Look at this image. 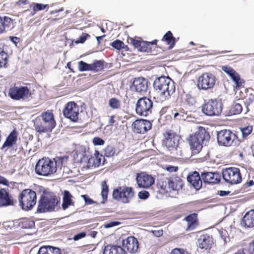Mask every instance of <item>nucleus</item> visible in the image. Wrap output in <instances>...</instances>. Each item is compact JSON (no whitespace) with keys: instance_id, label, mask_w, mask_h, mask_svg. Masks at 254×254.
<instances>
[{"instance_id":"c03bdc74","label":"nucleus","mask_w":254,"mask_h":254,"mask_svg":"<svg viewBox=\"0 0 254 254\" xmlns=\"http://www.w3.org/2000/svg\"><path fill=\"white\" fill-rule=\"evenodd\" d=\"M109 105L112 109H118L121 106V101L116 98H112L109 101Z\"/></svg>"},{"instance_id":"2eb2a0df","label":"nucleus","mask_w":254,"mask_h":254,"mask_svg":"<svg viewBox=\"0 0 254 254\" xmlns=\"http://www.w3.org/2000/svg\"><path fill=\"white\" fill-rule=\"evenodd\" d=\"M152 127L151 123L144 119H137L131 125L133 132L137 134H144Z\"/></svg>"},{"instance_id":"f8f14e48","label":"nucleus","mask_w":254,"mask_h":254,"mask_svg":"<svg viewBox=\"0 0 254 254\" xmlns=\"http://www.w3.org/2000/svg\"><path fill=\"white\" fill-rule=\"evenodd\" d=\"M8 95L12 99L16 100H29L31 98V93L27 86L11 87L8 91Z\"/></svg>"},{"instance_id":"aec40b11","label":"nucleus","mask_w":254,"mask_h":254,"mask_svg":"<svg viewBox=\"0 0 254 254\" xmlns=\"http://www.w3.org/2000/svg\"><path fill=\"white\" fill-rule=\"evenodd\" d=\"M104 157L100 154L98 151L95 150L93 155L88 159L87 167L89 168L99 167L101 164H104Z\"/></svg>"},{"instance_id":"9d476101","label":"nucleus","mask_w":254,"mask_h":254,"mask_svg":"<svg viewBox=\"0 0 254 254\" xmlns=\"http://www.w3.org/2000/svg\"><path fill=\"white\" fill-rule=\"evenodd\" d=\"M216 81V77L213 74L205 72L198 76L197 87L200 90H208L213 88Z\"/></svg>"},{"instance_id":"603ef678","label":"nucleus","mask_w":254,"mask_h":254,"mask_svg":"<svg viewBox=\"0 0 254 254\" xmlns=\"http://www.w3.org/2000/svg\"><path fill=\"white\" fill-rule=\"evenodd\" d=\"M185 101L189 106H192L195 103L194 97L190 94H186L185 95Z\"/></svg>"},{"instance_id":"69168bd1","label":"nucleus","mask_w":254,"mask_h":254,"mask_svg":"<svg viewBox=\"0 0 254 254\" xmlns=\"http://www.w3.org/2000/svg\"><path fill=\"white\" fill-rule=\"evenodd\" d=\"M150 233H151L154 236L157 237H160L163 235V231L162 229L157 230H151L150 231Z\"/></svg>"},{"instance_id":"6e6d98bb","label":"nucleus","mask_w":254,"mask_h":254,"mask_svg":"<svg viewBox=\"0 0 254 254\" xmlns=\"http://www.w3.org/2000/svg\"><path fill=\"white\" fill-rule=\"evenodd\" d=\"M129 40L130 43L131 44L134 46V47L137 49L138 51L140 47L141 43L142 41L136 40L132 38H130Z\"/></svg>"},{"instance_id":"6ab92c4d","label":"nucleus","mask_w":254,"mask_h":254,"mask_svg":"<svg viewBox=\"0 0 254 254\" xmlns=\"http://www.w3.org/2000/svg\"><path fill=\"white\" fill-rule=\"evenodd\" d=\"M201 177L203 182L208 184H215L220 181V175L217 173L204 172L201 173Z\"/></svg>"},{"instance_id":"0eeeda50","label":"nucleus","mask_w":254,"mask_h":254,"mask_svg":"<svg viewBox=\"0 0 254 254\" xmlns=\"http://www.w3.org/2000/svg\"><path fill=\"white\" fill-rule=\"evenodd\" d=\"M222 106L221 102L216 99H211L201 106V111L208 116H218L222 113Z\"/></svg>"},{"instance_id":"864d4df0","label":"nucleus","mask_w":254,"mask_h":254,"mask_svg":"<svg viewBox=\"0 0 254 254\" xmlns=\"http://www.w3.org/2000/svg\"><path fill=\"white\" fill-rule=\"evenodd\" d=\"M171 254H191L187 250L182 248H175L171 252Z\"/></svg>"},{"instance_id":"09e8293b","label":"nucleus","mask_w":254,"mask_h":254,"mask_svg":"<svg viewBox=\"0 0 254 254\" xmlns=\"http://www.w3.org/2000/svg\"><path fill=\"white\" fill-rule=\"evenodd\" d=\"M240 129L243 137L246 138L252 133L253 127L252 126H248L244 127H241Z\"/></svg>"},{"instance_id":"58836bf2","label":"nucleus","mask_w":254,"mask_h":254,"mask_svg":"<svg viewBox=\"0 0 254 254\" xmlns=\"http://www.w3.org/2000/svg\"><path fill=\"white\" fill-rule=\"evenodd\" d=\"M91 71L98 72L102 70L104 68L103 61L96 60L93 63L90 64Z\"/></svg>"},{"instance_id":"052dcab7","label":"nucleus","mask_w":254,"mask_h":254,"mask_svg":"<svg viewBox=\"0 0 254 254\" xmlns=\"http://www.w3.org/2000/svg\"><path fill=\"white\" fill-rule=\"evenodd\" d=\"M120 222L119 221H111L109 222L106 223L104 224V227L106 228H111L118 226L120 224Z\"/></svg>"},{"instance_id":"39448f33","label":"nucleus","mask_w":254,"mask_h":254,"mask_svg":"<svg viewBox=\"0 0 254 254\" xmlns=\"http://www.w3.org/2000/svg\"><path fill=\"white\" fill-rule=\"evenodd\" d=\"M135 194L133 188L123 186L114 189L112 198L118 202L124 204L129 203L135 197Z\"/></svg>"},{"instance_id":"72a5a7b5","label":"nucleus","mask_w":254,"mask_h":254,"mask_svg":"<svg viewBox=\"0 0 254 254\" xmlns=\"http://www.w3.org/2000/svg\"><path fill=\"white\" fill-rule=\"evenodd\" d=\"M242 222L245 227H254V210H251L246 213L243 218Z\"/></svg>"},{"instance_id":"c85d7f7f","label":"nucleus","mask_w":254,"mask_h":254,"mask_svg":"<svg viewBox=\"0 0 254 254\" xmlns=\"http://www.w3.org/2000/svg\"><path fill=\"white\" fill-rule=\"evenodd\" d=\"M39 117L53 128L56 127V122L53 110H47L42 112Z\"/></svg>"},{"instance_id":"ddd939ff","label":"nucleus","mask_w":254,"mask_h":254,"mask_svg":"<svg viewBox=\"0 0 254 254\" xmlns=\"http://www.w3.org/2000/svg\"><path fill=\"white\" fill-rule=\"evenodd\" d=\"M63 115L65 118L73 122H77L79 119V108L77 104L74 101L67 102L64 109Z\"/></svg>"},{"instance_id":"412c9836","label":"nucleus","mask_w":254,"mask_h":254,"mask_svg":"<svg viewBox=\"0 0 254 254\" xmlns=\"http://www.w3.org/2000/svg\"><path fill=\"white\" fill-rule=\"evenodd\" d=\"M124 148V144L120 142L116 143L114 146L109 145L104 150V156L111 157L115 155H118Z\"/></svg>"},{"instance_id":"f03ea898","label":"nucleus","mask_w":254,"mask_h":254,"mask_svg":"<svg viewBox=\"0 0 254 254\" xmlns=\"http://www.w3.org/2000/svg\"><path fill=\"white\" fill-rule=\"evenodd\" d=\"M153 85L156 90L160 92V95L165 100L170 99L176 90L174 82L170 77L165 76L156 78Z\"/></svg>"},{"instance_id":"ea45409f","label":"nucleus","mask_w":254,"mask_h":254,"mask_svg":"<svg viewBox=\"0 0 254 254\" xmlns=\"http://www.w3.org/2000/svg\"><path fill=\"white\" fill-rule=\"evenodd\" d=\"M31 6H32L33 8V11L30 13V15L31 16L35 15L38 11L43 10L46 8H49L48 4H44L38 3H33Z\"/></svg>"},{"instance_id":"13d9d810","label":"nucleus","mask_w":254,"mask_h":254,"mask_svg":"<svg viewBox=\"0 0 254 254\" xmlns=\"http://www.w3.org/2000/svg\"><path fill=\"white\" fill-rule=\"evenodd\" d=\"M254 102V94H250L248 97L245 98V104L248 106Z\"/></svg>"},{"instance_id":"0e129e2a","label":"nucleus","mask_w":254,"mask_h":254,"mask_svg":"<svg viewBox=\"0 0 254 254\" xmlns=\"http://www.w3.org/2000/svg\"><path fill=\"white\" fill-rule=\"evenodd\" d=\"M86 235V233L84 232H81L80 233H78L77 234L73 236V240L74 241H78L81 239H82L84 238Z\"/></svg>"},{"instance_id":"473e14b6","label":"nucleus","mask_w":254,"mask_h":254,"mask_svg":"<svg viewBox=\"0 0 254 254\" xmlns=\"http://www.w3.org/2000/svg\"><path fill=\"white\" fill-rule=\"evenodd\" d=\"M38 254H61V251L57 247L43 246L39 248Z\"/></svg>"},{"instance_id":"c9c22d12","label":"nucleus","mask_w":254,"mask_h":254,"mask_svg":"<svg viewBox=\"0 0 254 254\" xmlns=\"http://www.w3.org/2000/svg\"><path fill=\"white\" fill-rule=\"evenodd\" d=\"M172 115L176 120H185L187 118V112L182 107L175 108L172 111Z\"/></svg>"},{"instance_id":"a878e982","label":"nucleus","mask_w":254,"mask_h":254,"mask_svg":"<svg viewBox=\"0 0 254 254\" xmlns=\"http://www.w3.org/2000/svg\"><path fill=\"white\" fill-rule=\"evenodd\" d=\"M13 26V20L8 16H0V34L11 29Z\"/></svg>"},{"instance_id":"5fc2aeb1","label":"nucleus","mask_w":254,"mask_h":254,"mask_svg":"<svg viewBox=\"0 0 254 254\" xmlns=\"http://www.w3.org/2000/svg\"><path fill=\"white\" fill-rule=\"evenodd\" d=\"M221 69L226 73L229 76L233 73L235 70L231 66L226 65L221 66Z\"/></svg>"},{"instance_id":"9b49d317","label":"nucleus","mask_w":254,"mask_h":254,"mask_svg":"<svg viewBox=\"0 0 254 254\" xmlns=\"http://www.w3.org/2000/svg\"><path fill=\"white\" fill-rule=\"evenodd\" d=\"M222 176L224 180L231 185L238 184L242 181V176L238 168L230 167L224 169Z\"/></svg>"},{"instance_id":"4d7b16f0","label":"nucleus","mask_w":254,"mask_h":254,"mask_svg":"<svg viewBox=\"0 0 254 254\" xmlns=\"http://www.w3.org/2000/svg\"><path fill=\"white\" fill-rule=\"evenodd\" d=\"M138 197L141 199H146L149 196V192L146 190H142L138 193Z\"/></svg>"},{"instance_id":"f257e3e1","label":"nucleus","mask_w":254,"mask_h":254,"mask_svg":"<svg viewBox=\"0 0 254 254\" xmlns=\"http://www.w3.org/2000/svg\"><path fill=\"white\" fill-rule=\"evenodd\" d=\"M63 160L62 158H59L57 160L42 158L36 164L35 173L38 175L44 177L53 175L57 172L58 168L62 167Z\"/></svg>"},{"instance_id":"bb28decb","label":"nucleus","mask_w":254,"mask_h":254,"mask_svg":"<svg viewBox=\"0 0 254 254\" xmlns=\"http://www.w3.org/2000/svg\"><path fill=\"white\" fill-rule=\"evenodd\" d=\"M197 216V213H193L188 215L184 218V220L187 222V230H193L199 225Z\"/></svg>"},{"instance_id":"a211bd4d","label":"nucleus","mask_w":254,"mask_h":254,"mask_svg":"<svg viewBox=\"0 0 254 254\" xmlns=\"http://www.w3.org/2000/svg\"><path fill=\"white\" fill-rule=\"evenodd\" d=\"M198 248L204 251H209L214 245L213 238L207 234L200 235L197 240Z\"/></svg>"},{"instance_id":"4468645a","label":"nucleus","mask_w":254,"mask_h":254,"mask_svg":"<svg viewBox=\"0 0 254 254\" xmlns=\"http://www.w3.org/2000/svg\"><path fill=\"white\" fill-rule=\"evenodd\" d=\"M163 135V142L168 150L172 152L177 150L179 142L177 134L173 130H170L164 133Z\"/></svg>"},{"instance_id":"b1692460","label":"nucleus","mask_w":254,"mask_h":254,"mask_svg":"<svg viewBox=\"0 0 254 254\" xmlns=\"http://www.w3.org/2000/svg\"><path fill=\"white\" fill-rule=\"evenodd\" d=\"M14 205V200L9 192L5 189L0 190V207Z\"/></svg>"},{"instance_id":"bf43d9fd","label":"nucleus","mask_w":254,"mask_h":254,"mask_svg":"<svg viewBox=\"0 0 254 254\" xmlns=\"http://www.w3.org/2000/svg\"><path fill=\"white\" fill-rule=\"evenodd\" d=\"M93 143L95 145H102L105 143V141L100 137H95L93 139Z\"/></svg>"},{"instance_id":"1a4fd4ad","label":"nucleus","mask_w":254,"mask_h":254,"mask_svg":"<svg viewBox=\"0 0 254 254\" xmlns=\"http://www.w3.org/2000/svg\"><path fill=\"white\" fill-rule=\"evenodd\" d=\"M153 109V102L149 98L143 97L139 98L136 104V113L143 117H147L151 114Z\"/></svg>"},{"instance_id":"423d86ee","label":"nucleus","mask_w":254,"mask_h":254,"mask_svg":"<svg viewBox=\"0 0 254 254\" xmlns=\"http://www.w3.org/2000/svg\"><path fill=\"white\" fill-rule=\"evenodd\" d=\"M18 200L22 210H31L37 202L36 192L30 189H24L19 193Z\"/></svg>"},{"instance_id":"20e7f679","label":"nucleus","mask_w":254,"mask_h":254,"mask_svg":"<svg viewBox=\"0 0 254 254\" xmlns=\"http://www.w3.org/2000/svg\"><path fill=\"white\" fill-rule=\"evenodd\" d=\"M217 140L220 146H239L241 141L236 133L229 129H222L217 132Z\"/></svg>"},{"instance_id":"6e6552de","label":"nucleus","mask_w":254,"mask_h":254,"mask_svg":"<svg viewBox=\"0 0 254 254\" xmlns=\"http://www.w3.org/2000/svg\"><path fill=\"white\" fill-rule=\"evenodd\" d=\"M58 203V200L55 195L50 194L42 195L39 200L37 212L43 213L53 211Z\"/></svg>"},{"instance_id":"f704fd0d","label":"nucleus","mask_w":254,"mask_h":254,"mask_svg":"<svg viewBox=\"0 0 254 254\" xmlns=\"http://www.w3.org/2000/svg\"><path fill=\"white\" fill-rule=\"evenodd\" d=\"M161 41L168 46L169 49H172L176 43V38L170 31H167L162 37Z\"/></svg>"},{"instance_id":"e2e57ef3","label":"nucleus","mask_w":254,"mask_h":254,"mask_svg":"<svg viewBox=\"0 0 254 254\" xmlns=\"http://www.w3.org/2000/svg\"><path fill=\"white\" fill-rule=\"evenodd\" d=\"M247 251L249 254H254V240L249 243Z\"/></svg>"},{"instance_id":"4be33fe9","label":"nucleus","mask_w":254,"mask_h":254,"mask_svg":"<svg viewBox=\"0 0 254 254\" xmlns=\"http://www.w3.org/2000/svg\"><path fill=\"white\" fill-rule=\"evenodd\" d=\"M34 127L35 130L39 133L51 132L53 129L39 117L35 119L34 122Z\"/></svg>"},{"instance_id":"4c0bfd02","label":"nucleus","mask_w":254,"mask_h":254,"mask_svg":"<svg viewBox=\"0 0 254 254\" xmlns=\"http://www.w3.org/2000/svg\"><path fill=\"white\" fill-rule=\"evenodd\" d=\"M72 195L67 190L64 191V194L63 199L62 208L65 210L68 207L72 204Z\"/></svg>"},{"instance_id":"5701e85b","label":"nucleus","mask_w":254,"mask_h":254,"mask_svg":"<svg viewBox=\"0 0 254 254\" xmlns=\"http://www.w3.org/2000/svg\"><path fill=\"white\" fill-rule=\"evenodd\" d=\"M187 180L189 183L196 190H199L201 188L203 181L198 172L193 171L190 173L188 176Z\"/></svg>"},{"instance_id":"de8ad7c7","label":"nucleus","mask_w":254,"mask_h":254,"mask_svg":"<svg viewBox=\"0 0 254 254\" xmlns=\"http://www.w3.org/2000/svg\"><path fill=\"white\" fill-rule=\"evenodd\" d=\"M138 51L146 53L151 52V48L149 45V42L142 41Z\"/></svg>"},{"instance_id":"dca6fc26","label":"nucleus","mask_w":254,"mask_h":254,"mask_svg":"<svg viewBox=\"0 0 254 254\" xmlns=\"http://www.w3.org/2000/svg\"><path fill=\"white\" fill-rule=\"evenodd\" d=\"M123 248L130 254H135L139 252V242L134 236H128L122 240Z\"/></svg>"},{"instance_id":"338daca9","label":"nucleus","mask_w":254,"mask_h":254,"mask_svg":"<svg viewBox=\"0 0 254 254\" xmlns=\"http://www.w3.org/2000/svg\"><path fill=\"white\" fill-rule=\"evenodd\" d=\"M82 197L84 199L85 203L87 204H92L94 203H95V202L93 200L89 198L88 196L86 194L82 195Z\"/></svg>"},{"instance_id":"49530a36","label":"nucleus","mask_w":254,"mask_h":254,"mask_svg":"<svg viewBox=\"0 0 254 254\" xmlns=\"http://www.w3.org/2000/svg\"><path fill=\"white\" fill-rule=\"evenodd\" d=\"M110 45L115 49L119 50L127 48V46H125L123 42L118 39L113 41Z\"/></svg>"},{"instance_id":"a18cd8bd","label":"nucleus","mask_w":254,"mask_h":254,"mask_svg":"<svg viewBox=\"0 0 254 254\" xmlns=\"http://www.w3.org/2000/svg\"><path fill=\"white\" fill-rule=\"evenodd\" d=\"M78 67L80 71H91L90 64H88L82 61L78 63Z\"/></svg>"},{"instance_id":"37998d69","label":"nucleus","mask_w":254,"mask_h":254,"mask_svg":"<svg viewBox=\"0 0 254 254\" xmlns=\"http://www.w3.org/2000/svg\"><path fill=\"white\" fill-rule=\"evenodd\" d=\"M242 107L239 103H234L230 108V113L232 115H237L241 113Z\"/></svg>"},{"instance_id":"79ce46f5","label":"nucleus","mask_w":254,"mask_h":254,"mask_svg":"<svg viewBox=\"0 0 254 254\" xmlns=\"http://www.w3.org/2000/svg\"><path fill=\"white\" fill-rule=\"evenodd\" d=\"M8 55L3 49L0 48V68L4 67L7 62Z\"/></svg>"},{"instance_id":"cd10ccee","label":"nucleus","mask_w":254,"mask_h":254,"mask_svg":"<svg viewBox=\"0 0 254 254\" xmlns=\"http://www.w3.org/2000/svg\"><path fill=\"white\" fill-rule=\"evenodd\" d=\"M18 132L16 129H14L7 136L5 141L3 144L1 149L6 147L11 148L16 143L17 140Z\"/></svg>"},{"instance_id":"a19ab883","label":"nucleus","mask_w":254,"mask_h":254,"mask_svg":"<svg viewBox=\"0 0 254 254\" xmlns=\"http://www.w3.org/2000/svg\"><path fill=\"white\" fill-rule=\"evenodd\" d=\"M102 186V191H101V195L103 198V203L105 202V201L107 200L108 197V194L109 192V188L107 184V182L106 181H104L102 182L101 183Z\"/></svg>"},{"instance_id":"3c124183","label":"nucleus","mask_w":254,"mask_h":254,"mask_svg":"<svg viewBox=\"0 0 254 254\" xmlns=\"http://www.w3.org/2000/svg\"><path fill=\"white\" fill-rule=\"evenodd\" d=\"M235 84V88L237 90L240 89L241 88L244 87L245 84V80L240 77V75L237 76L234 80H233Z\"/></svg>"},{"instance_id":"393cba45","label":"nucleus","mask_w":254,"mask_h":254,"mask_svg":"<svg viewBox=\"0 0 254 254\" xmlns=\"http://www.w3.org/2000/svg\"><path fill=\"white\" fill-rule=\"evenodd\" d=\"M132 85L136 92H145L147 89L148 81L143 77H138L134 79Z\"/></svg>"},{"instance_id":"8fccbe9b","label":"nucleus","mask_w":254,"mask_h":254,"mask_svg":"<svg viewBox=\"0 0 254 254\" xmlns=\"http://www.w3.org/2000/svg\"><path fill=\"white\" fill-rule=\"evenodd\" d=\"M235 84V88L237 90L240 89L241 88L244 87L245 84V80L240 77V75L237 76L234 80H233Z\"/></svg>"},{"instance_id":"c756f323","label":"nucleus","mask_w":254,"mask_h":254,"mask_svg":"<svg viewBox=\"0 0 254 254\" xmlns=\"http://www.w3.org/2000/svg\"><path fill=\"white\" fill-rule=\"evenodd\" d=\"M170 190H178L182 189L184 185L182 180L179 176L172 175L169 177Z\"/></svg>"},{"instance_id":"f3484780","label":"nucleus","mask_w":254,"mask_h":254,"mask_svg":"<svg viewBox=\"0 0 254 254\" xmlns=\"http://www.w3.org/2000/svg\"><path fill=\"white\" fill-rule=\"evenodd\" d=\"M136 180L137 186L142 188H148L154 184L155 181L151 175L145 172L137 173Z\"/></svg>"},{"instance_id":"e433bc0d","label":"nucleus","mask_w":254,"mask_h":254,"mask_svg":"<svg viewBox=\"0 0 254 254\" xmlns=\"http://www.w3.org/2000/svg\"><path fill=\"white\" fill-rule=\"evenodd\" d=\"M18 226L23 229H31L35 226V222L31 218H22L18 220Z\"/></svg>"},{"instance_id":"774afa93","label":"nucleus","mask_w":254,"mask_h":254,"mask_svg":"<svg viewBox=\"0 0 254 254\" xmlns=\"http://www.w3.org/2000/svg\"><path fill=\"white\" fill-rule=\"evenodd\" d=\"M254 185V182L253 180L248 181L246 183H245L243 186V188L245 189H247L248 188L253 186Z\"/></svg>"},{"instance_id":"7ed1b4c3","label":"nucleus","mask_w":254,"mask_h":254,"mask_svg":"<svg viewBox=\"0 0 254 254\" xmlns=\"http://www.w3.org/2000/svg\"><path fill=\"white\" fill-rule=\"evenodd\" d=\"M209 133L203 127H200L193 134L190 135L188 139V142L192 153L198 154L202 148L203 142L209 140Z\"/></svg>"},{"instance_id":"2f4dec72","label":"nucleus","mask_w":254,"mask_h":254,"mask_svg":"<svg viewBox=\"0 0 254 254\" xmlns=\"http://www.w3.org/2000/svg\"><path fill=\"white\" fill-rule=\"evenodd\" d=\"M103 254H126V251L119 246L110 244L104 247Z\"/></svg>"},{"instance_id":"680f3d73","label":"nucleus","mask_w":254,"mask_h":254,"mask_svg":"<svg viewBox=\"0 0 254 254\" xmlns=\"http://www.w3.org/2000/svg\"><path fill=\"white\" fill-rule=\"evenodd\" d=\"M89 36V35L88 34H83L79 37L78 39L75 42V43L76 44L83 43L87 39V38Z\"/></svg>"},{"instance_id":"7c9ffc66","label":"nucleus","mask_w":254,"mask_h":254,"mask_svg":"<svg viewBox=\"0 0 254 254\" xmlns=\"http://www.w3.org/2000/svg\"><path fill=\"white\" fill-rule=\"evenodd\" d=\"M169 181V178L164 176H161L158 179L157 185L161 192L165 193L170 191Z\"/></svg>"}]
</instances>
